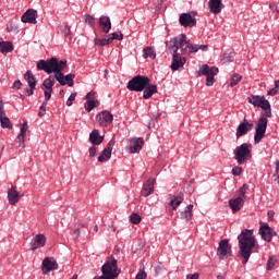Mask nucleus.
<instances>
[{"instance_id": "obj_1", "label": "nucleus", "mask_w": 279, "mask_h": 279, "mask_svg": "<svg viewBox=\"0 0 279 279\" xmlns=\"http://www.w3.org/2000/svg\"><path fill=\"white\" fill-rule=\"evenodd\" d=\"M66 69V59L60 60L56 57H52L48 60H39L37 62V71H45L48 75L54 73V77L61 86H73L75 80V74L64 75L62 71Z\"/></svg>"}, {"instance_id": "obj_2", "label": "nucleus", "mask_w": 279, "mask_h": 279, "mask_svg": "<svg viewBox=\"0 0 279 279\" xmlns=\"http://www.w3.org/2000/svg\"><path fill=\"white\" fill-rule=\"evenodd\" d=\"M239 241V256L242 259V265H247L250 256L253 252H258V242L254 238V230L244 229L240 235H238Z\"/></svg>"}, {"instance_id": "obj_3", "label": "nucleus", "mask_w": 279, "mask_h": 279, "mask_svg": "<svg viewBox=\"0 0 279 279\" xmlns=\"http://www.w3.org/2000/svg\"><path fill=\"white\" fill-rule=\"evenodd\" d=\"M102 276L96 277L95 279H117L121 274L119 265L114 256L107 257L106 263L101 267Z\"/></svg>"}, {"instance_id": "obj_4", "label": "nucleus", "mask_w": 279, "mask_h": 279, "mask_svg": "<svg viewBox=\"0 0 279 279\" xmlns=\"http://www.w3.org/2000/svg\"><path fill=\"white\" fill-rule=\"evenodd\" d=\"M151 84V80H149L145 75H136L131 81H129L126 88L133 93H143L147 86Z\"/></svg>"}, {"instance_id": "obj_5", "label": "nucleus", "mask_w": 279, "mask_h": 279, "mask_svg": "<svg viewBox=\"0 0 279 279\" xmlns=\"http://www.w3.org/2000/svg\"><path fill=\"white\" fill-rule=\"evenodd\" d=\"M234 160H236L238 165H243L252 158V144L244 143L238 146L234 150Z\"/></svg>"}, {"instance_id": "obj_6", "label": "nucleus", "mask_w": 279, "mask_h": 279, "mask_svg": "<svg viewBox=\"0 0 279 279\" xmlns=\"http://www.w3.org/2000/svg\"><path fill=\"white\" fill-rule=\"evenodd\" d=\"M248 104H252L255 108H262L264 114L270 119L271 117V104L265 99V96L251 95L247 98Z\"/></svg>"}, {"instance_id": "obj_7", "label": "nucleus", "mask_w": 279, "mask_h": 279, "mask_svg": "<svg viewBox=\"0 0 279 279\" xmlns=\"http://www.w3.org/2000/svg\"><path fill=\"white\" fill-rule=\"evenodd\" d=\"M217 73H219V69L204 64L202 65L198 75H206V86H213V84H215V75H217Z\"/></svg>"}, {"instance_id": "obj_8", "label": "nucleus", "mask_w": 279, "mask_h": 279, "mask_svg": "<svg viewBox=\"0 0 279 279\" xmlns=\"http://www.w3.org/2000/svg\"><path fill=\"white\" fill-rule=\"evenodd\" d=\"M268 120L265 117L259 118L257 126L255 129L254 142L256 144L260 143L265 138V132H267Z\"/></svg>"}, {"instance_id": "obj_9", "label": "nucleus", "mask_w": 279, "mask_h": 279, "mask_svg": "<svg viewBox=\"0 0 279 279\" xmlns=\"http://www.w3.org/2000/svg\"><path fill=\"white\" fill-rule=\"evenodd\" d=\"M172 44L171 47H169V50L173 53H179L178 49H182V53H184V49L189 47V41L186 40V35L182 34L180 37H177L170 41Z\"/></svg>"}, {"instance_id": "obj_10", "label": "nucleus", "mask_w": 279, "mask_h": 279, "mask_svg": "<svg viewBox=\"0 0 279 279\" xmlns=\"http://www.w3.org/2000/svg\"><path fill=\"white\" fill-rule=\"evenodd\" d=\"M259 234L264 241L271 243V239L276 236V231L267 222H260Z\"/></svg>"}, {"instance_id": "obj_11", "label": "nucleus", "mask_w": 279, "mask_h": 279, "mask_svg": "<svg viewBox=\"0 0 279 279\" xmlns=\"http://www.w3.org/2000/svg\"><path fill=\"white\" fill-rule=\"evenodd\" d=\"M217 254L220 260H223V258H228L229 256H232V246H230L228 240H221L219 242Z\"/></svg>"}, {"instance_id": "obj_12", "label": "nucleus", "mask_w": 279, "mask_h": 279, "mask_svg": "<svg viewBox=\"0 0 279 279\" xmlns=\"http://www.w3.org/2000/svg\"><path fill=\"white\" fill-rule=\"evenodd\" d=\"M254 130V123H250L246 119H244L236 129L235 136L236 138H241V136H245L247 132H252Z\"/></svg>"}, {"instance_id": "obj_13", "label": "nucleus", "mask_w": 279, "mask_h": 279, "mask_svg": "<svg viewBox=\"0 0 279 279\" xmlns=\"http://www.w3.org/2000/svg\"><path fill=\"white\" fill-rule=\"evenodd\" d=\"M58 269V262L53 257H46L43 260L41 271L43 274H49V271H56Z\"/></svg>"}, {"instance_id": "obj_14", "label": "nucleus", "mask_w": 279, "mask_h": 279, "mask_svg": "<svg viewBox=\"0 0 279 279\" xmlns=\"http://www.w3.org/2000/svg\"><path fill=\"white\" fill-rule=\"evenodd\" d=\"M46 243H47V238L45 236V234L43 233L36 234L31 241L32 252H36L38 247H45Z\"/></svg>"}, {"instance_id": "obj_15", "label": "nucleus", "mask_w": 279, "mask_h": 279, "mask_svg": "<svg viewBox=\"0 0 279 279\" xmlns=\"http://www.w3.org/2000/svg\"><path fill=\"white\" fill-rule=\"evenodd\" d=\"M96 119H97L99 125H101V128H108L110 125V123H112L114 118L112 117V114L110 112L102 111L96 116Z\"/></svg>"}, {"instance_id": "obj_16", "label": "nucleus", "mask_w": 279, "mask_h": 279, "mask_svg": "<svg viewBox=\"0 0 279 279\" xmlns=\"http://www.w3.org/2000/svg\"><path fill=\"white\" fill-rule=\"evenodd\" d=\"M182 27H195L197 20L191 13H182L179 17Z\"/></svg>"}, {"instance_id": "obj_17", "label": "nucleus", "mask_w": 279, "mask_h": 279, "mask_svg": "<svg viewBox=\"0 0 279 279\" xmlns=\"http://www.w3.org/2000/svg\"><path fill=\"white\" fill-rule=\"evenodd\" d=\"M184 64H186V58L182 57L180 53H173L171 71H178L179 69H182Z\"/></svg>"}, {"instance_id": "obj_18", "label": "nucleus", "mask_w": 279, "mask_h": 279, "mask_svg": "<svg viewBox=\"0 0 279 279\" xmlns=\"http://www.w3.org/2000/svg\"><path fill=\"white\" fill-rule=\"evenodd\" d=\"M38 19V11L34 9H28L23 15H22V23H32L33 25H36Z\"/></svg>"}, {"instance_id": "obj_19", "label": "nucleus", "mask_w": 279, "mask_h": 279, "mask_svg": "<svg viewBox=\"0 0 279 279\" xmlns=\"http://www.w3.org/2000/svg\"><path fill=\"white\" fill-rule=\"evenodd\" d=\"M112 158V141L107 144V147L98 157V162H108Z\"/></svg>"}, {"instance_id": "obj_20", "label": "nucleus", "mask_w": 279, "mask_h": 279, "mask_svg": "<svg viewBox=\"0 0 279 279\" xmlns=\"http://www.w3.org/2000/svg\"><path fill=\"white\" fill-rule=\"evenodd\" d=\"M208 51V45H187L183 49V54L189 56L190 53H197V51Z\"/></svg>"}, {"instance_id": "obj_21", "label": "nucleus", "mask_w": 279, "mask_h": 279, "mask_svg": "<svg viewBox=\"0 0 279 279\" xmlns=\"http://www.w3.org/2000/svg\"><path fill=\"white\" fill-rule=\"evenodd\" d=\"M21 197H23V194H19L16 191V186H12L8 192V199L9 204L11 206H14V204H19Z\"/></svg>"}, {"instance_id": "obj_22", "label": "nucleus", "mask_w": 279, "mask_h": 279, "mask_svg": "<svg viewBox=\"0 0 279 279\" xmlns=\"http://www.w3.org/2000/svg\"><path fill=\"white\" fill-rule=\"evenodd\" d=\"M156 182L155 179H148L147 182L143 185L142 195L143 197H149L151 193H154V183Z\"/></svg>"}, {"instance_id": "obj_23", "label": "nucleus", "mask_w": 279, "mask_h": 279, "mask_svg": "<svg viewBox=\"0 0 279 279\" xmlns=\"http://www.w3.org/2000/svg\"><path fill=\"white\" fill-rule=\"evenodd\" d=\"M143 149V137L131 140L130 153L138 154Z\"/></svg>"}, {"instance_id": "obj_24", "label": "nucleus", "mask_w": 279, "mask_h": 279, "mask_svg": "<svg viewBox=\"0 0 279 279\" xmlns=\"http://www.w3.org/2000/svg\"><path fill=\"white\" fill-rule=\"evenodd\" d=\"M99 26L101 27L105 34H109L110 29H112V23L110 22V17L104 15L100 16Z\"/></svg>"}, {"instance_id": "obj_25", "label": "nucleus", "mask_w": 279, "mask_h": 279, "mask_svg": "<svg viewBox=\"0 0 279 279\" xmlns=\"http://www.w3.org/2000/svg\"><path fill=\"white\" fill-rule=\"evenodd\" d=\"M208 5L213 14H219L221 12V9L223 8V3L221 2V0H209Z\"/></svg>"}, {"instance_id": "obj_26", "label": "nucleus", "mask_w": 279, "mask_h": 279, "mask_svg": "<svg viewBox=\"0 0 279 279\" xmlns=\"http://www.w3.org/2000/svg\"><path fill=\"white\" fill-rule=\"evenodd\" d=\"M229 206L232 213H239V210H241V206H243V197L238 196L236 198L230 199Z\"/></svg>"}, {"instance_id": "obj_27", "label": "nucleus", "mask_w": 279, "mask_h": 279, "mask_svg": "<svg viewBox=\"0 0 279 279\" xmlns=\"http://www.w3.org/2000/svg\"><path fill=\"white\" fill-rule=\"evenodd\" d=\"M156 93H158V87L156 85H151V83H149L145 88H144V99H151V97H154V95H156Z\"/></svg>"}, {"instance_id": "obj_28", "label": "nucleus", "mask_w": 279, "mask_h": 279, "mask_svg": "<svg viewBox=\"0 0 279 279\" xmlns=\"http://www.w3.org/2000/svg\"><path fill=\"white\" fill-rule=\"evenodd\" d=\"M89 143L92 145H101L104 143V137L99 135V130H94L89 134Z\"/></svg>"}, {"instance_id": "obj_29", "label": "nucleus", "mask_w": 279, "mask_h": 279, "mask_svg": "<svg viewBox=\"0 0 279 279\" xmlns=\"http://www.w3.org/2000/svg\"><path fill=\"white\" fill-rule=\"evenodd\" d=\"M24 80L27 82L29 88H36V85L38 84V81L36 80V76L33 75V73L28 70L24 74Z\"/></svg>"}, {"instance_id": "obj_30", "label": "nucleus", "mask_w": 279, "mask_h": 279, "mask_svg": "<svg viewBox=\"0 0 279 279\" xmlns=\"http://www.w3.org/2000/svg\"><path fill=\"white\" fill-rule=\"evenodd\" d=\"M182 202H184V195L178 194L170 197L169 206L172 207V210H175Z\"/></svg>"}, {"instance_id": "obj_31", "label": "nucleus", "mask_w": 279, "mask_h": 279, "mask_svg": "<svg viewBox=\"0 0 279 279\" xmlns=\"http://www.w3.org/2000/svg\"><path fill=\"white\" fill-rule=\"evenodd\" d=\"M181 219L189 223L191 219H193V205H189L185 207L184 211L181 213Z\"/></svg>"}, {"instance_id": "obj_32", "label": "nucleus", "mask_w": 279, "mask_h": 279, "mask_svg": "<svg viewBox=\"0 0 279 279\" xmlns=\"http://www.w3.org/2000/svg\"><path fill=\"white\" fill-rule=\"evenodd\" d=\"M53 86H56V75H50L48 78L44 81L41 88L53 89Z\"/></svg>"}, {"instance_id": "obj_33", "label": "nucleus", "mask_w": 279, "mask_h": 279, "mask_svg": "<svg viewBox=\"0 0 279 279\" xmlns=\"http://www.w3.org/2000/svg\"><path fill=\"white\" fill-rule=\"evenodd\" d=\"M0 51L4 56H7V53H11V51H14V45L12 44V41H4Z\"/></svg>"}, {"instance_id": "obj_34", "label": "nucleus", "mask_w": 279, "mask_h": 279, "mask_svg": "<svg viewBox=\"0 0 279 279\" xmlns=\"http://www.w3.org/2000/svg\"><path fill=\"white\" fill-rule=\"evenodd\" d=\"M98 106H99V100H95V101L87 100L85 102V110L87 112H90V110H93L94 108H97Z\"/></svg>"}, {"instance_id": "obj_35", "label": "nucleus", "mask_w": 279, "mask_h": 279, "mask_svg": "<svg viewBox=\"0 0 279 279\" xmlns=\"http://www.w3.org/2000/svg\"><path fill=\"white\" fill-rule=\"evenodd\" d=\"M276 263H278V259L276 258V256H270L266 265L267 271H271V269L276 267Z\"/></svg>"}, {"instance_id": "obj_36", "label": "nucleus", "mask_w": 279, "mask_h": 279, "mask_svg": "<svg viewBox=\"0 0 279 279\" xmlns=\"http://www.w3.org/2000/svg\"><path fill=\"white\" fill-rule=\"evenodd\" d=\"M112 41L110 39V37L108 38H104V39H95V45H97V47H106L108 45H110Z\"/></svg>"}, {"instance_id": "obj_37", "label": "nucleus", "mask_w": 279, "mask_h": 279, "mask_svg": "<svg viewBox=\"0 0 279 279\" xmlns=\"http://www.w3.org/2000/svg\"><path fill=\"white\" fill-rule=\"evenodd\" d=\"M241 80H242V76H241V75L234 74V75L231 77L230 82H229V86H230L231 88H234V86H236V84H239V82H241Z\"/></svg>"}, {"instance_id": "obj_38", "label": "nucleus", "mask_w": 279, "mask_h": 279, "mask_svg": "<svg viewBox=\"0 0 279 279\" xmlns=\"http://www.w3.org/2000/svg\"><path fill=\"white\" fill-rule=\"evenodd\" d=\"M145 59L147 58H156V53H154V48L153 47H147L144 49V56Z\"/></svg>"}, {"instance_id": "obj_39", "label": "nucleus", "mask_w": 279, "mask_h": 279, "mask_svg": "<svg viewBox=\"0 0 279 279\" xmlns=\"http://www.w3.org/2000/svg\"><path fill=\"white\" fill-rule=\"evenodd\" d=\"M1 128H8V130H12V123L8 117L0 119Z\"/></svg>"}, {"instance_id": "obj_40", "label": "nucleus", "mask_w": 279, "mask_h": 279, "mask_svg": "<svg viewBox=\"0 0 279 279\" xmlns=\"http://www.w3.org/2000/svg\"><path fill=\"white\" fill-rule=\"evenodd\" d=\"M109 40H123V34L121 32L112 33L109 35Z\"/></svg>"}, {"instance_id": "obj_41", "label": "nucleus", "mask_w": 279, "mask_h": 279, "mask_svg": "<svg viewBox=\"0 0 279 279\" xmlns=\"http://www.w3.org/2000/svg\"><path fill=\"white\" fill-rule=\"evenodd\" d=\"M141 215H138V214H132L131 216H130V221H131V223H134V226H138V222L141 221Z\"/></svg>"}, {"instance_id": "obj_42", "label": "nucleus", "mask_w": 279, "mask_h": 279, "mask_svg": "<svg viewBox=\"0 0 279 279\" xmlns=\"http://www.w3.org/2000/svg\"><path fill=\"white\" fill-rule=\"evenodd\" d=\"M19 135L21 138H25V136H27V122L21 124V132Z\"/></svg>"}, {"instance_id": "obj_43", "label": "nucleus", "mask_w": 279, "mask_h": 279, "mask_svg": "<svg viewBox=\"0 0 279 279\" xmlns=\"http://www.w3.org/2000/svg\"><path fill=\"white\" fill-rule=\"evenodd\" d=\"M247 189H250V186H247V184H243L239 190V197H242V199H244L245 193H247Z\"/></svg>"}, {"instance_id": "obj_44", "label": "nucleus", "mask_w": 279, "mask_h": 279, "mask_svg": "<svg viewBox=\"0 0 279 279\" xmlns=\"http://www.w3.org/2000/svg\"><path fill=\"white\" fill-rule=\"evenodd\" d=\"M47 101H44L43 105L39 108L38 117H45L47 112Z\"/></svg>"}, {"instance_id": "obj_45", "label": "nucleus", "mask_w": 279, "mask_h": 279, "mask_svg": "<svg viewBox=\"0 0 279 279\" xmlns=\"http://www.w3.org/2000/svg\"><path fill=\"white\" fill-rule=\"evenodd\" d=\"M75 97H77V94L72 93L66 100V106H69V107L73 106V101H75Z\"/></svg>"}, {"instance_id": "obj_46", "label": "nucleus", "mask_w": 279, "mask_h": 279, "mask_svg": "<svg viewBox=\"0 0 279 279\" xmlns=\"http://www.w3.org/2000/svg\"><path fill=\"white\" fill-rule=\"evenodd\" d=\"M85 23H87L88 25H90L93 27L95 25V17H93L90 15H85Z\"/></svg>"}, {"instance_id": "obj_47", "label": "nucleus", "mask_w": 279, "mask_h": 279, "mask_svg": "<svg viewBox=\"0 0 279 279\" xmlns=\"http://www.w3.org/2000/svg\"><path fill=\"white\" fill-rule=\"evenodd\" d=\"M232 173L233 175H241V173H243V168L235 166L232 168Z\"/></svg>"}, {"instance_id": "obj_48", "label": "nucleus", "mask_w": 279, "mask_h": 279, "mask_svg": "<svg viewBox=\"0 0 279 279\" xmlns=\"http://www.w3.org/2000/svg\"><path fill=\"white\" fill-rule=\"evenodd\" d=\"M53 93V89H45V101L48 102L49 99H51V94Z\"/></svg>"}, {"instance_id": "obj_49", "label": "nucleus", "mask_w": 279, "mask_h": 279, "mask_svg": "<svg viewBox=\"0 0 279 279\" xmlns=\"http://www.w3.org/2000/svg\"><path fill=\"white\" fill-rule=\"evenodd\" d=\"M85 99H86L87 101H96V100H95V90L89 92V93L86 95Z\"/></svg>"}, {"instance_id": "obj_50", "label": "nucleus", "mask_w": 279, "mask_h": 279, "mask_svg": "<svg viewBox=\"0 0 279 279\" xmlns=\"http://www.w3.org/2000/svg\"><path fill=\"white\" fill-rule=\"evenodd\" d=\"M147 278V272L145 270H140L138 274L136 275V279H146Z\"/></svg>"}, {"instance_id": "obj_51", "label": "nucleus", "mask_w": 279, "mask_h": 279, "mask_svg": "<svg viewBox=\"0 0 279 279\" xmlns=\"http://www.w3.org/2000/svg\"><path fill=\"white\" fill-rule=\"evenodd\" d=\"M80 230H82V225H78V227L74 230L73 232L74 239H80Z\"/></svg>"}, {"instance_id": "obj_52", "label": "nucleus", "mask_w": 279, "mask_h": 279, "mask_svg": "<svg viewBox=\"0 0 279 279\" xmlns=\"http://www.w3.org/2000/svg\"><path fill=\"white\" fill-rule=\"evenodd\" d=\"M97 154V147L92 146L89 148V158H95V155Z\"/></svg>"}, {"instance_id": "obj_53", "label": "nucleus", "mask_w": 279, "mask_h": 279, "mask_svg": "<svg viewBox=\"0 0 279 279\" xmlns=\"http://www.w3.org/2000/svg\"><path fill=\"white\" fill-rule=\"evenodd\" d=\"M22 86H23V83H21L20 80L13 83V88H16V90H21Z\"/></svg>"}, {"instance_id": "obj_54", "label": "nucleus", "mask_w": 279, "mask_h": 279, "mask_svg": "<svg viewBox=\"0 0 279 279\" xmlns=\"http://www.w3.org/2000/svg\"><path fill=\"white\" fill-rule=\"evenodd\" d=\"M62 34H64V36H70L71 34V28L68 26H63V28L61 29Z\"/></svg>"}, {"instance_id": "obj_55", "label": "nucleus", "mask_w": 279, "mask_h": 279, "mask_svg": "<svg viewBox=\"0 0 279 279\" xmlns=\"http://www.w3.org/2000/svg\"><path fill=\"white\" fill-rule=\"evenodd\" d=\"M17 141L20 143V147H25V137H21V135H17Z\"/></svg>"}, {"instance_id": "obj_56", "label": "nucleus", "mask_w": 279, "mask_h": 279, "mask_svg": "<svg viewBox=\"0 0 279 279\" xmlns=\"http://www.w3.org/2000/svg\"><path fill=\"white\" fill-rule=\"evenodd\" d=\"M278 88H279V87H275V88L270 89V90L268 92V95H269V96L278 95V93H279Z\"/></svg>"}, {"instance_id": "obj_57", "label": "nucleus", "mask_w": 279, "mask_h": 279, "mask_svg": "<svg viewBox=\"0 0 279 279\" xmlns=\"http://www.w3.org/2000/svg\"><path fill=\"white\" fill-rule=\"evenodd\" d=\"M34 90H36V88H32V87L26 88L27 97H32V95H34Z\"/></svg>"}, {"instance_id": "obj_58", "label": "nucleus", "mask_w": 279, "mask_h": 279, "mask_svg": "<svg viewBox=\"0 0 279 279\" xmlns=\"http://www.w3.org/2000/svg\"><path fill=\"white\" fill-rule=\"evenodd\" d=\"M186 279H199V274L195 272L194 275H187Z\"/></svg>"}, {"instance_id": "obj_59", "label": "nucleus", "mask_w": 279, "mask_h": 279, "mask_svg": "<svg viewBox=\"0 0 279 279\" xmlns=\"http://www.w3.org/2000/svg\"><path fill=\"white\" fill-rule=\"evenodd\" d=\"M267 215H268V220H269V221H274V215H276V214L274 213V210H269V211L267 213Z\"/></svg>"}, {"instance_id": "obj_60", "label": "nucleus", "mask_w": 279, "mask_h": 279, "mask_svg": "<svg viewBox=\"0 0 279 279\" xmlns=\"http://www.w3.org/2000/svg\"><path fill=\"white\" fill-rule=\"evenodd\" d=\"M5 118V111H3V106L0 105V119Z\"/></svg>"}, {"instance_id": "obj_61", "label": "nucleus", "mask_w": 279, "mask_h": 279, "mask_svg": "<svg viewBox=\"0 0 279 279\" xmlns=\"http://www.w3.org/2000/svg\"><path fill=\"white\" fill-rule=\"evenodd\" d=\"M160 271H162V267L157 266V267L155 268V276H158V275L160 274Z\"/></svg>"}, {"instance_id": "obj_62", "label": "nucleus", "mask_w": 279, "mask_h": 279, "mask_svg": "<svg viewBox=\"0 0 279 279\" xmlns=\"http://www.w3.org/2000/svg\"><path fill=\"white\" fill-rule=\"evenodd\" d=\"M94 232H99V227L97 225L94 228Z\"/></svg>"}, {"instance_id": "obj_63", "label": "nucleus", "mask_w": 279, "mask_h": 279, "mask_svg": "<svg viewBox=\"0 0 279 279\" xmlns=\"http://www.w3.org/2000/svg\"><path fill=\"white\" fill-rule=\"evenodd\" d=\"M275 86L279 89V80L275 82Z\"/></svg>"}, {"instance_id": "obj_64", "label": "nucleus", "mask_w": 279, "mask_h": 279, "mask_svg": "<svg viewBox=\"0 0 279 279\" xmlns=\"http://www.w3.org/2000/svg\"><path fill=\"white\" fill-rule=\"evenodd\" d=\"M5 41H3V39H0V48H2L3 47V44H4Z\"/></svg>"}]
</instances>
